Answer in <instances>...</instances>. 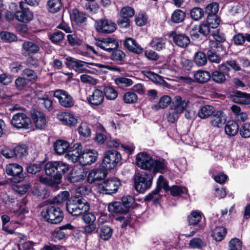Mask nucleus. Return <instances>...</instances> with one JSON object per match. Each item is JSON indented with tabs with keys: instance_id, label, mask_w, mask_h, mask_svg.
<instances>
[{
	"instance_id": "1",
	"label": "nucleus",
	"mask_w": 250,
	"mask_h": 250,
	"mask_svg": "<svg viewBox=\"0 0 250 250\" xmlns=\"http://www.w3.org/2000/svg\"><path fill=\"white\" fill-rule=\"evenodd\" d=\"M69 169L68 164L61 161L47 162L44 167L45 174L60 183L62 175Z\"/></svg>"
},
{
	"instance_id": "2",
	"label": "nucleus",
	"mask_w": 250,
	"mask_h": 250,
	"mask_svg": "<svg viewBox=\"0 0 250 250\" xmlns=\"http://www.w3.org/2000/svg\"><path fill=\"white\" fill-rule=\"evenodd\" d=\"M67 211L73 216H79L87 212L90 209L87 201L81 196H73L66 204Z\"/></svg>"
},
{
	"instance_id": "3",
	"label": "nucleus",
	"mask_w": 250,
	"mask_h": 250,
	"mask_svg": "<svg viewBox=\"0 0 250 250\" xmlns=\"http://www.w3.org/2000/svg\"><path fill=\"white\" fill-rule=\"evenodd\" d=\"M153 177L150 172L141 171L134 176V188L140 193H144L150 188Z\"/></svg>"
},
{
	"instance_id": "4",
	"label": "nucleus",
	"mask_w": 250,
	"mask_h": 250,
	"mask_svg": "<svg viewBox=\"0 0 250 250\" xmlns=\"http://www.w3.org/2000/svg\"><path fill=\"white\" fill-rule=\"evenodd\" d=\"M43 219L52 224L60 223L63 218V213L60 208L49 206L44 208L41 212Z\"/></svg>"
},
{
	"instance_id": "5",
	"label": "nucleus",
	"mask_w": 250,
	"mask_h": 250,
	"mask_svg": "<svg viewBox=\"0 0 250 250\" xmlns=\"http://www.w3.org/2000/svg\"><path fill=\"white\" fill-rule=\"evenodd\" d=\"M121 160V154L114 149L109 150L104 153L102 167L106 170L114 168Z\"/></svg>"
},
{
	"instance_id": "6",
	"label": "nucleus",
	"mask_w": 250,
	"mask_h": 250,
	"mask_svg": "<svg viewBox=\"0 0 250 250\" xmlns=\"http://www.w3.org/2000/svg\"><path fill=\"white\" fill-rule=\"evenodd\" d=\"M121 185L119 179L115 178L108 179L99 184L98 190L101 193L111 195L117 192Z\"/></svg>"
},
{
	"instance_id": "7",
	"label": "nucleus",
	"mask_w": 250,
	"mask_h": 250,
	"mask_svg": "<svg viewBox=\"0 0 250 250\" xmlns=\"http://www.w3.org/2000/svg\"><path fill=\"white\" fill-rule=\"evenodd\" d=\"M23 167L17 163H11L6 166L5 172L12 176L11 181L14 183H19L22 181L25 176L23 173Z\"/></svg>"
},
{
	"instance_id": "8",
	"label": "nucleus",
	"mask_w": 250,
	"mask_h": 250,
	"mask_svg": "<svg viewBox=\"0 0 250 250\" xmlns=\"http://www.w3.org/2000/svg\"><path fill=\"white\" fill-rule=\"evenodd\" d=\"M20 10L15 13V19L19 21L28 22L33 19V14L30 11L29 8L23 1H21L19 4Z\"/></svg>"
},
{
	"instance_id": "9",
	"label": "nucleus",
	"mask_w": 250,
	"mask_h": 250,
	"mask_svg": "<svg viewBox=\"0 0 250 250\" xmlns=\"http://www.w3.org/2000/svg\"><path fill=\"white\" fill-rule=\"evenodd\" d=\"M11 124L14 127L18 129H28L30 128L31 121L25 114L17 113L13 115Z\"/></svg>"
},
{
	"instance_id": "10",
	"label": "nucleus",
	"mask_w": 250,
	"mask_h": 250,
	"mask_svg": "<svg viewBox=\"0 0 250 250\" xmlns=\"http://www.w3.org/2000/svg\"><path fill=\"white\" fill-rule=\"evenodd\" d=\"M66 61L65 64L67 67L79 73L86 72L89 67L87 65L88 62L71 57H67Z\"/></svg>"
},
{
	"instance_id": "11",
	"label": "nucleus",
	"mask_w": 250,
	"mask_h": 250,
	"mask_svg": "<svg viewBox=\"0 0 250 250\" xmlns=\"http://www.w3.org/2000/svg\"><path fill=\"white\" fill-rule=\"evenodd\" d=\"M153 163L154 159L146 152H140L136 156V165L142 169L150 170L153 168Z\"/></svg>"
},
{
	"instance_id": "12",
	"label": "nucleus",
	"mask_w": 250,
	"mask_h": 250,
	"mask_svg": "<svg viewBox=\"0 0 250 250\" xmlns=\"http://www.w3.org/2000/svg\"><path fill=\"white\" fill-rule=\"evenodd\" d=\"M54 96L58 99L60 104L63 107H70L74 104L72 97L65 91L57 90L54 93Z\"/></svg>"
},
{
	"instance_id": "13",
	"label": "nucleus",
	"mask_w": 250,
	"mask_h": 250,
	"mask_svg": "<svg viewBox=\"0 0 250 250\" xmlns=\"http://www.w3.org/2000/svg\"><path fill=\"white\" fill-rule=\"evenodd\" d=\"M96 29L99 32L109 34L116 29V25L111 20L102 19L97 21Z\"/></svg>"
},
{
	"instance_id": "14",
	"label": "nucleus",
	"mask_w": 250,
	"mask_h": 250,
	"mask_svg": "<svg viewBox=\"0 0 250 250\" xmlns=\"http://www.w3.org/2000/svg\"><path fill=\"white\" fill-rule=\"evenodd\" d=\"M40 46L38 42L24 41L21 45L22 54L25 56L36 54L40 51Z\"/></svg>"
},
{
	"instance_id": "15",
	"label": "nucleus",
	"mask_w": 250,
	"mask_h": 250,
	"mask_svg": "<svg viewBox=\"0 0 250 250\" xmlns=\"http://www.w3.org/2000/svg\"><path fill=\"white\" fill-rule=\"evenodd\" d=\"M95 44L100 48L107 52H111L113 50L118 48V42L111 38H103L102 40H96Z\"/></svg>"
},
{
	"instance_id": "16",
	"label": "nucleus",
	"mask_w": 250,
	"mask_h": 250,
	"mask_svg": "<svg viewBox=\"0 0 250 250\" xmlns=\"http://www.w3.org/2000/svg\"><path fill=\"white\" fill-rule=\"evenodd\" d=\"M97 152L93 149H86L82 152L80 158V165L82 166L90 165L95 162L98 157Z\"/></svg>"
},
{
	"instance_id": "17",
	"label": "nucleus",
	"mask_w": 250,
	"mask_h": 250,
	"mask_svg": "<svg viewBox=\"0 0 250 250\" xmlns=\"http://www.w3.org/2000/svg\"><path fill=\"white\" fill-rule=\"evenodd\" d=\"M30 113L35 126L40 129H44L47 123L44 114L35 109H31Z\"/></svg>"
},
{
	"instance_id": "18",
	"label": "nucleus",
	"mask_w": 250,
	"mask_h": 250,
	"mask_svg": "<svg viewBox=\"0 0 250 250\" xmlns=\"http://www.w3.org/2000/svg\"><path fill=\"white\" fill-rule=\"evenodd\" d=\"M106 169L97 168L92 169L88 174L87 182L90 184H96L103 180L106 176Z\"/></svg>"
},
{
	"instance_id": "19",
	"label": "nucleus",
	"mask_w": 250,
	"mask_h": 250,
	"mask_svg": "<svg viewBox=\"0 0 250 250\" xmlns=\"http://www.w3.org/2000/svg\"><path fill=\"white\" fill-rule=\"evenodd\" d=\"M219 69L227 76H229L231 70L239 71L242 70L241 65L234 60H228L219 65Z\"/></svg>"
},
{
	"instance_id": "20",
	"label": "nucleus",
	"mask_w": 250,
	"mask_h": 250,
	"mask_svg": "<svg viewBox=\"0 0 250 250\" xmlns=\"http://www.w3.org/2000/svg\"><path fill=\"white\" fill-rule=\"evenodd\" d=\"M75 228V227L68 223L56 229L54 231L53 235L57 239L61 240L69 235Z\"/></svg>"
},
{
	"instance_id": "21",
	"label": "nucleus",
	"mask_w": 250,
	"mask_h": 250,
	"mask_svg": "<svg viewBox=\"0 0 250 250\" xmlns=\"http://www.w3.org/2000/svg\"><path fill=\"white\" fill-rule=\"evenodd\" d=\"M170 37L173 39V42L178 46L185 48L190 43L189 38L185 34H179L172 32Z\"/></svg>"
},
{
	"instance_id": "22",
	"label": "nucleus",
	"mask_w": 250,
	"mask_h": 250,
	"mask_svg": "<svg viewBox=\"0 0 250 250\" xmlns=\"http://www.w3.org/2000/svg\"><path fill=\"white\" fill-rule=\"evenodd\" d=\"M104 100V94L101 90L95 89L91 95L87 97L88 103L92 106H98L102 104Z\"/></svg>"
},
{
	"instance_id": "23",
	"label": "nucleus",
	"mask_w": 250,
	"mask_h": 250,
	"mask_svg": "<svg viewBox=\"0 0 250 250\" xmlns=\"http://www.w3.org/2000/svg\"><path fill=\"white\" fill-rule=\"evenodd\" d=\"M189 101L186 99H182L179 96L174 97L170 106L171 109L176 111L177 113H182L188 105Z\"/></svg>"
},
{
	"instance_id": "24",
	"label": "nucleus",
	"mask_w": 250,
	"mask_h": 250,
	"mask_svg": "<svg viewBox=\"0 0 250 250\" xmlns=\"http://www.w3.org/2000/svg\"><path fill=\"white\" fill-rule=\"evenodd\" d=\"M232 100L236 103L242 104H250V94L243 92L240 91H235L231 95Z\"/></svg>"
},
{
	"instance_id": "25",
	"label": "nucleus",
	"mask_w": 250,
	"mask_h": 250,
	"mask_svg": "<svg viewBox=\"0 0 250 250\" xmlns=\"http://www.w3.org/2000/svg\"><path fill=\"white\" fill-rule=\"evenodd\" d=\"M58 119L65 125L75 126L78 123L77 119L74 115L68 112H62L58 115Z\"/></svg>"
},
{
	"instance_id": "26",
	"label": "nucleus",
	"mask_w": 250,
	"mask_h": 250,
	"mask_svg": "<svg viewBox=\"0 0 250 250\" xmlns=\"http://www.w3.org/2000/svg\"><path fill=\"white\" fill-rule=\"evenodd\" d=\"M124 45L125 48L132 52L137 54L143 52V49L132 38H126L124 41Z\"/></svg>"
},
{
	"instance_id": "27",
	"label": "nucleus",
	"mask_w": 250,
	"mask_h": 250,
	"mask_svg": "<svg viewBox=\"0 0 250 250\" xmlns=\"http://www.w3.org/2000/svg\"><path fill=\"white\" fill-rule=\"evenodd\" d=\"M78 146L75 149L69 150L65 155V157L74 163L79 162L80 164V158L81 157V148Z\"/></svg>"
},
{
	"instance_id": "28",
	"label": "nucleus",
	"mask_w": 250,
	"mask_h": 250,
	"mask_svg": "<svg viewBox=\"0 0 250 250\" xmlns=\"http://www.w3.org/2000/svg\"><path fill=\"white\" fill-rule=\"evenodd\" d=\"M226 120L221 111H217L212 117L210 121L211 125L214 127H220L225 124Z\"/></svg>"
},
{
	"instance_id": "29",
	"label": "nucleus",
	"mask_w": 250,
	"mask_h": 250,
	"mask_svg": "<svg viewBox=\"0 0 250 250\" xmlns=\"http://www.w3.org/2000/svg\"><path fill=\"white\" fill-rule=\"evenodd\" d=\"M69 147V144L64 140H58L54 144V149L59 155L64 153Z\"/></svg>"
},
{
	"instance_id": "30",
	"label": "nucleus",
	"mask_w": 250,
	"mask_h": 250,
	"mask_svg": "<svg viewBox=\"0 0 250 250\" xmlns=\"http://www.w3.org/2000/svg\"><path fill=\"white\" fill-rule=\"evenodd\" d=\"M194 77L197 83H204L210 80L211 75L207 71L198 70L195 72Z\"/></svg>"
},
{
	"instance_id": "31",
	"label": "nucleus",
	"mask_w": 250,
	"mask_h": 250,
	"mask_svg": "<svg viewBox=\"0 0 250 250\" xmlns=\"http://www.w3.org/2000/svg\"><path fill=\"white\" fill-rule=\"evenodd\" d=\"M62 4L61 0H48L47 3V9L52 13H56L62 8Z\"/></svg>"
},
{
	"instance_id": "32",
	"label": "nucleus",
	"mask_w": 250,
	"mask_h": 250,
	"mask_svg": "<svg viewBox=\"0 0 250 250\" xmlns=\"http://www.w3.org/2000/svg\"><path fill=\"white\" fill-rule=\"evenodd\" d=\"M227 233V229L223 227H217L212 231L211 236L216 241H222Z\"/></svg>"
},
{
	"instance_id": "33",
	"label": "nucleus",
	"mask_w": 250,
	"mask_h": 250,
	"mask_svg": "<svg viewBox=\"0 0 250 250\" xmlns=\"http://www.w3.org/2000/svg\"><path fill=\"white\" fill-rule=\"evenodd\" d=\"M225 130L227 134L230 136H235L238 132L239 125L234 121H229L225 126Z\"/></svg>"
},
{
	"instance_id": "34",
	"label": "nucleus",
	"mask_w": 250,
	"mask_h": 250,
	"mask_svg": "<svg viewBox=\"0 0 250 250\" xmlns=\"http://www.w3.org/2000/svg\"><path fill=\"white\" fill-rule=\"evenodd\" d=\"M21 75L28 82L31 83H35L38 79L37 73L31 68H25L22 71Z\"/></svg>"
},
{
	"instance_id": "35",
	"label": "nucleus",
	"mask_w": 250,
	"mask_h": 250,
	"mask_svg": "<svg viewBox=\"0 0 250 250\" xmlns=\"http://www.w3.org/2000/svg\"><path fill=\"white\" fill-rule=\"evenodd\" d=\"M71 18L77 24H81L86 20L85 14L77 9L73 10L71 15Z\"/></svg>"
},
{
	"instance_id": "36",
	"label": "nucleus",
	"mask_w": 250,
	"mask_h": 250,
	"mask_svg": "<svg viewBox=\"0 0 250 250\" xmlns=\"http://www.w3.org/2000/svg\"><path fill=\"white\" fill-rule=\"evenodd\" d=\"M214 112V108L209 105L202 106L198 112V116L201 119H206L211 116Z\"/></svg>"
},
{
	"instance_id": "37",
	"label": "nucleus",
	"mask_w": 250,
	"mask_h": 250,
	"mask_svg": "<svg viewBox=\"0 0 250 250\" xmlns=\"http://www.w3.org/2000/svg\"><path fill=\"white\" fill-rule=\"evenodd\" d=\"M194 62L199 66L206 65L208 62L206 54L202 51L197 52L194 56Z\"/></svg>"
},
{
	"instance_id": "38",
	"label": "nucleus",
	"mask_w": 250,
	"mask_h": 250,
	"mask_svg": "<svg viewBox=\"0 0 250 250\" xmlns=\"http://www.w3.org/2000/svg\"><path fill=\"white\" fill-rule=\"evenodd\" d=\"M171 98L167 95H164L162 97L158 104H155L152 106L153 109L158 110L160 108H165L170 104Z\"/></svg>"
},
{
	"instance_id": "39",
	"label": "nucleus",
	"mask_w": 250,
	"mask_h": 250,
	"mask_svg": "<svg viewBox=\"0 0 250 250\" xmlns=\"http://www.w3.org/2000/svg\"><path fill=\"white\" fill-rule=\"evenodd\" d=\"M233 41L235 45H243L245 41L250 42V34L238 33L235 35L233 38Z\"/></svg>"
},
{
	"instance_id": "40",
	"label": "nucleus",
	"mask_w": 250,
	"mask_h": 250,
	"mask_svg": "<svg viewBox=\"0 0 250 250\" xmlns=\"http://www.w3.org/2000/svg\"><path fill=\"white\" fill-rule=\"evenodd\" d=\"M201 219V212L196 210L192 211L188 217V221L190 225H196Z\"/></svg>"
},
{
	"instance_id": "41",
	"label": "nucleus",
	"mask_w": 250,
	"mask_h": 250,
	"mask_svg": "<svg viewBox=\"0 0 250 250\" xmlns=\"http://www.w3.org/2000/svg\"><path fill=\"white\" fill-rule=\"evenodd\" d=\"M109 211L113 213H126V209L124 208L121 202H115L110 203L108 207Z\"/></svg>"
},
{
	"instance_id": "42",
	"label": "nucleus",
	"mask_w": 250,
	"mask_h": 250,
	"mask_svg": "<svg viewBox=\"0 0 250 250\" xmlns=\"http://www.w3.org/2000/svg\"><path fill=\"white\" fill-rule=\"evenodd\" d=\"M112 233V229L108 226L104 225L100 229L99 236L102 239L106 241L111 238Z\"/></svg>"
},
{
	"instance_id": "43",
	"label": "nucleus",
	"mask_w": 250,
	"mask_h": 250,
	"mask_svg": "<svg viewBox=\"0 0 250 250\" xmlns=\"http://www.w3.org/2000/svg\"><path fill=\"white\" fill-rule=\"evenodd\" d=\"M165 40L163 38L156 37L152 39L150 45L156 50L160 51L165 47Z\"/></svg>"
},
{
	"instance_id": "44",
	"label": "nucleus",
	"mask_w": 250,
	"mask_h": 250,
	"mask_svg": "<svg viewBox=\"0 0 250 250\" xmlns=\"http://www.w3.org/2000/svg\"><path fill=\"white\" fill-rule=\"evenodd\" d=\"M15 158H22L28 154L27 146L25 145H20L14 147Z\"/></svg>"
},
{
	"instance_id": "45",
	"label": "nucleus",
	"mask_w": 250,
	"mask_h": 250,
	"mask_svg": "<svg viewBox=\"0 0 250 250\" xmlns=\"http://www.w3.org/2000/svg\"><path fill=\"white\" fill-rule=\"evenodd\" d=\"M186 17V13L180 9L175 10L171 15V20L174 23L182 22Z\"/></svg>"
},
{
	"instance_id": "46",
	"label": "nucleus",
	"mask_w": 250,
	"mask_h": 250,
	"mask_svg": "<svg viewBox=\"0 0 250 250\" xmlns=\"http://www.w3.org/2000/svg\"><path fill=\"white\" fill-rule=\"evenodd\" d=\"M153 168H154V172L163 173L167 168V162L165 160H154L153 164Z\"/></svg>"
},
{
	"instance_id": "47",
	"label": "nucleus",
	"mask_w": 250,
	"mask_h": 250,
	"mask_svg": "<svg viewBox=\"0 0 250 250\" xmlns=\"http://www.w3.org/2000/svg\"><path fill=\"white\" fill-rule=\"evenodd\" d=\"M226 75L222 71L218 70L214 71L212 74V79L215 82L218 83H222L225 82Z\"/></svg>"
},
{
	"instance_id": "48",
	"label": "nucleus",
	"mask_w": 250,
	"mask_h": 250,
	"mask_svg": "<svg viewBox=\"0 0 250 250\" xmlns=\"http://www.w3.org/2000/svg\"><path fill=\"white\" fill-rule=\"evenodd\" d=\"M104 94L106 98L110 100H115L118 96V93L112 87L105 86L104 89Z\"/></svg>"
},
{
	"instance_id": "49",
	"label": "nucleus",
	"mask_w": 250,
	"mask_h": 250,
	"mask_svg": "<svg viewBox=\"0 0 250 250\" xmlns=\"http://www.w3.org/2000/svg\"><path fill=\"white\" fill-rule=\"evenodd\" d=\"M204 11L200 7H194L190 11L191 18L194 21L200 20L204 15Z\"/></svg>"
},
{
	"instance_id": "50",
	"label": "nucleus",
	"mask_w": 250,
	"mask_h": 250,
	"mask_svg": "<svg viewBox=\"0 0 250 250\" xmlns=\"http://www.w3.org/2000/svg\"><path fill=\"white\" fill-rule=\"evenodd\" d=\"M15 86L17 90L21 91L26 89L28 87L27 80L22 77H18L15 81Z\"/></svg>"
},
{
	"instance_id": "51",
	"label": "nucleus",
	"mask_w": 250,
	"mask_h": 250,
	"mask_svg": "<svg viewBox=\"0 0 250 250\" xmlns=\"http://www.w3.org/2000/svg\"><path fill=\"white\" fill-rule=\"evenodd\" d=\"M137 94L133 92H127L124 94L123 99L125 103L132 104L135 103L138 100Z\"/></svg>"
},
{
	"instance_id": "52",
	"label": "nucleus",
	"mask_w": 250,
	"mask_h": 250,
	"mask_svg": "<svg viewBox=\"0 0 250 250\" xmlns=\"http://www.w3.org/2000/svg\"><path fill=\"white\" fill-rule=\"evenodd\" d=\"M125 57V55L122 50L116 49L112 51L110 58L114 61L122 62Z\"/></svg>"
},
{
	"instance_id": "53",
	"label": "nucleus",
	"mask_w": 250,
	"mask_h": 250,
	"mask_svg": "<svg viewBox=\"0 0 250 250\" xmlns=\"http://www.w3.org/2000/svg\"><path fill=\"white\" fill-rule=\"evenodd\" d=\"M115 83L120 87H128L133 84L131 79L125 77L116 78L115 80Z\"/></svg>"
},
{
	"instance_id": "54",
	"label": "nucleus",
	"mask_w": 250,
	"mask_h": 250,
	"mask_svg": "<svg viewBox=\"0 0 250 250\" xmlns=\"http://www.w3.org/2000/svg\"><path fill=\"white\" fill-rule=\"evenodd\" d=\"M135 202L134 198L132 196H124L122 198V204L124 208L126 209V213L128 212L129 208L133 205Z\"/></svg>"
},
{
	"instance_id": "55",
	"label": "nucleus",
	"mask_w": 250,
	"mask_h": 250,
	"mask_svg": "<svg viewBox=\"0 0 250 250\" xmlns=\"http://www.w3.org/2000/svg\"><path fill=\"white\" fill-rule=\"evenodd\" d=\"M163 188L166 191H168L170 189V187L168 185V182L164 177L160 175L157 181V187L155 189H158V192H160L161 189Z\"/></svg>"
},
{
	"instance_id": "56",
	"label": "nucleus",
	"mask_w": 250,
	"mask_h": 250,
	"mask_svg": "<svg viewBox=\"0 0 250 250\" xmlns=\"http://www.w3.org/2000/svg\"><path fill=\"white\" fill-rule=\"evenodd\" d=\"M135 14L134 10L130 6H125L122 8L120 11V15L122 18L130 19Z\"/></svg>"
},
{
	"instance_id": "57",
	"label": "nucleus",
	"mask_w": 250,
	"mask_h": 250,
	"mask_svg": "<svg viewBox=\"0 0 250 250\" xmlns=\"http://www.w3.org/2000/svg\"><path fill=\"white\" fill-rule=\"evenodd\" d=\"M211 28L217 27L220 23V20L217 15H208L207 22Z\"/></svg>"
},
{
	"instance_id": "58",
	"label": "nucleus",
	"mask_w": 250,
	"mask_h": 250,
	"mask_svg": "<svg viewBox=\"0 0 250 250\" xmlns=\"http://www.w3.org/2000/svg\"><path fill=\"white\" fill-rule=\"evenodd\" d=\"M0 153L7 159L15 158L14 148H11L7 146H4L1 148Z\"/></svg>"
},
{
	"instance_id": "59",
	"label": "nucleus",
	"mask_w": 250,
	"mask_h": 250,
	"mask_svg": "<svg viewBox=\"0 0 250 250\" xmlns=\"http://www.w3.org/2000/svg\"><path fill=\"white\" fill-rule=\"evenodd\" d=\"M218 10V4L216 2H212L206 7L205 12L208 15H216Z\"/></svg>"
},
{
	"instance_id": "60",
	"label": "nucleus",
	"mask_w": 250,
	"mask_h": 250,
	"mask_svg": "<svg viewBox=\"0 0 250 250\" xmlns=\"http://www.w3.org/2000/svg\"><path fill=\"white\" fill-rule=\"evenodd\" d=\"M42 164L30 163L26 167L28 173L35 174L39 172L42 169Z\"/></svg>"
},
{
	"instance_id": "61",
	"label": "nucleus",
	"mask_w": 250,
	"mask_h": 250,
	"mask_svg": "<svg viewBox=\"0 0 250 250\" xmlns=\"http://www.w3.org/2000/svg\"><path fill=\"white\" fill-rule=\"evenodd\" d=\"M79 134L84 137H88L91 135V130L86 123H82L78 127Z\"/></svg>"
},
{
	"instance_id": "62",
	"label": "nucleus",
	"mask_w": 250,
	"mask_h": 250,
	"mask_svg": "<svg viewBox=\"0 0 250 250\" xmlns=\"http://www.w3.org/2000/svg\"><path fill=\"white\" fill-rule=\"evenodd\" d=\"M207 58L212 62L219 63L221 58L218 56L215 51L209 49L207 52Z\"/></svg>"
},
{
	"instance_id": "63",
	"label": "nucleus",
	"mask_w": 250,
	"mask_h": 250,
	"mask_svg": "<svg viewBox=\"0 0 250 250\" xmlns=\"http://www.w3.org/2000/svg\"><path fill=\"white\" fill-rule=\"evenodd\" d=\"M64 37V34L60 31H57L53 33L50 36V40L54 43L62 41Z\"/></svg>"
},
{
	"instance_id": "64",
	"label": "nucleus",
	"mask_w": 250,
	"mask_h": 250,
	"mask_svg": "<svg viewBox=\"0 0 250 250\" xmlns=\"http://www.w3.org/2000/svg\"><path fill=\"white\" fill-rule=\"evenodd\" d=\"M229 250H241L242 243L238 238H232L229 242Z\"/></svg>"
}]
</instances>
